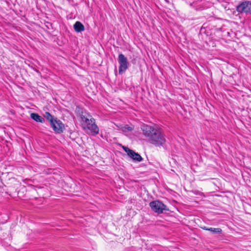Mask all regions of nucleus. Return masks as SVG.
<instances>
[{"label":"nucleus","mask_w":251,"mask_h":251,"mask_svg":"<svg viewBox=\"0 0 251 251\" xmlns=\"http://www.w3.org/2000/svg\"><path fill=\"white\" fill-rule=\"evenodd\" d=\"M144 135L148 137L149 142L156 146H163L166 142L164 134L160 129H155L148 125L142 127Z\"/></svg>","instance_id":"nucleus-1"},{"label":"nucleus","mask_w":251,"mask_h":251,"mask_svg":"<svg viewBox=\"0 0 251 251\" xmlns=\"http://www.w3.org/2000/svg\"><path fill=\"white\" fill-rule=\"evenodd\" d=\"M81 125L83 128L89 131L92 135H96L99 132V128L95 124V120L88 114L81 115Z\"/></svg>","instance_id":"nucleus-2"},{"label":"nucleus","mask_w":251,"mask_h":251,"mask_svg":"<svg viewBox=\"0 0 251 251\" xmlns=\"http://www.w3.org/2000/svg\"><path fill=\"white\" fill-rule=\"evenodd\" d=\"M151 209L155 213H162L164 211H168L167 206L159 201H152L150 203Z\"/></svg>","instance_id":"nucleus-3"},{"label":"nucleus","mask_w":251,"mask_h":251,"mask_svg":"<svg viewBox=\"0 0 251 251\" xmlns=\"http://www.w3.org/2000/svg\"><path fill=\"white\" fill-rule=\"evenodd\" d=\"M118 62L120 64L119 68V73L122 74L128 67L127 59L123 54H120L118 56Z\"/></svg>","instance_id":"nucleus-4"},{"label":"nucleus","mask_w":251,"mask_h":251,"mask_svg":"<svg viewBox=\"0 0 251 251\" xmlns=\"http://www.w3.org/2000/svg\"><path fill=\"white\" fill-rule=\"evenodd\" d=\"M236 10L239 13H244L247 15L251 14V1L242 2L236 6Z\"/></svg>","instance_id":"nucleus-5"},{"label":"nucleus","mask_w":251,"mask_h":251,"mask_svg":"<svg viewBox=\"0 0 251 251\" xmlns=\"http://www.w3.org/2000/svg\"><path fill=\"white\" fill-rule=\"evenodd\" d=\"M123 148L125 151L127 153V155L133 160L137 162H140L143 160L141 156L138 153L135 152L133 150H131L125 146H124Z\"/></svg>","instance_id":"nucleus-6"},{"label":"nucleus","mask_w":251,"mask_h":251,"mask_svg":"<svg viewBox=\"0 0 251 251\" xmlns=\"http://www.w3.org/2000/svg\"><path fill=\"white\" fill-rule=\"evenodd\" d=\"M50 124L56 133H60L63 132L64 125L60 120H58L56 119L53 122H51V123Z\"/></svg>","instance_id":"nucleus-7"},{"label":"nucleus","mask_w":251,"mask_h":251,"mask_svg":"<svg viewBox=\"0 0 251 251\" xmlns=\"http://www.w3.org/2000/svg\"><path fill=\"white\" fill-rule=\"evenodd\" d=\"M31 118L35 121L37 122L40 123H44L45 122V119L42 117L39 116L38 114L36 113H31L30 114Z\"/></svg>","instance_id":"nucleus-8"},{"label":"nucleus","mask_w":251,"mask_h":251,"mask_svg":"<svg viewBox=\"0 0 251 251\" xmlns=\"http://www.w3.org/2000/svg\"><path fill=\"white\" fill-rule=\"evenodd\" d=\"M75 31L80 32L84 30V26L80 22H76L74 25Z\"/></svg>","instance_id":"nucleus-9"},{"label":"nucleus","mask_w":251,"mask_h":251,"mask_svg":"<svg viewBox=\"0 0 251 251\" xmlns=\"http://www.w3.org/2000/svg\"><path fill=\"white\" fill-rule=\"evenodd\" d=\"M203 229L210 231L213 233H220L222 232V229L220 228H207L206 227L204 226L203 227Z\"/></svg>","instance_id":"nucleus-10"},{"label":"nucleus","mask_w":251,"mask_h":251,"mask_svg":"<svg viewBox=\"0 0 251 251\" xmlns=\"http://www.w3.org/2000/svg\"><path fill=\"white\" fill-rule=\"evenodd\" d=\"M44 117L50 122V124L51 123V122H53L56 119V118H54L48 112H45Z\"/></svg>","instance_id":"nucleus-11"},{"label":"nucleus","mask_w":251,"mask_h":251,"mask_svg":"<svg viewBox=\"0 0 251 251\" xmlns=\"http://www.w3.org/2000/svg\"><path fill=\"white\" fill-rule=\"evenodd\" d=\"M121 129L124 132L130 131L133 129V128L128 126H125L121 127Z\"/></svg>","instance_id":"nucleus-12"}]
</instances>
